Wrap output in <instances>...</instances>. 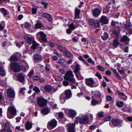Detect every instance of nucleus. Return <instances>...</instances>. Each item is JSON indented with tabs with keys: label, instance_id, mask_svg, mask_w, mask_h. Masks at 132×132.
<instances>
[{
	"label": "nucleus",
	"instance_id": "obj_47",
	"mask_svg": "<svg viewBox=\"0 0 132 132\" xmlns=\"http://www.w3.org/2000/svg\"><path fill=\"white\" fill-rule=\"evenodd\" d=\"M119 44V42L118 40H115L114 41L113 45L114 46L117 47Z\"/></svg>",
	"mask_w": 132,
	"mask_h": 132
},
{
	"label": "nucleus",
	"instance_id": "obj_35",
	"mask_svg": "<svg viewBox=\"0 0 132 132\" xmlns=\"http://www.w3.org/2000/svg\"><path fill=\"white\" fill-rule=\"evenodd\" d=\"M8 123L6 122L5 123L4 125L3 126L4 128L3 130L6 131V130L7 132H8Z\"/></svg>",
	"mask_w": 132,
	"mask_h": 132
},
{
	"label": "nucleus",
	"instance_id": "obj_60",
	"mask_svg": "<svg viewBox=\"0 0 132 132\" xmlns=\"http://www.w3.org/2000/svg\"><path fill=\"white\" fill-rule=\"evenodd\" d=\"M106 99L108 100L109 101H111L112 100V97L109 95L107 96L106 97Z\"/></svg>",
	"mask_w": 132,
	"mask_h": 132
},
{
	"label": "nucleus",
	"instance_id": "obj_61",
	"mask_svg": "<svg viewBox=\"0 0 132 132\" xmlns=\"http://www.w3.org/2000/svg\"><path fill=\"white\" fill-rule=\"evenodd\" d=\"M78 58L79 60L82 61L83 62L85 61V60L81 56H79Z\"/></svg>",
	"mask_w": 132,
	"mask_h": 132
},
{
	"label": "nucleus",
	"instance_id": "obj_55",
	"mask_svg": "<svg viewBox=\"0 0 132 132\" xmlns=\"http://www.w3.org/2000/svg\"><path fill=\"white\" fill-rule=\"evenodd\" d=\"M54 53L57 56L59 57H61V54H59L58 53L57 51L55 50H54L53 51Z\"/></svg>",
	"mask_w": 132,
	"mask_h": 132
},
{
	"label": "nucleus",
	"instance_id": "obj_16",
	"mask_svg": "<svg viewBox=\"0 0 132 132\" xmlns=\"http://www.w3.org/2000/svg\"><path fill=\"white\" fill-rule=\"evenodd\" d=\"M34 59L35 62H38L42 60L43 58L40 55L36 54L34 56Z\"/></svg>",
	"mask_w": 132,
	"mask_h": 132
},
{
	"label": "nucleus",
	"instance_id": "obj_24",
	"mask_svg": "<svg viewBox=\"0 0 132 132\" xmlns=\"http://www.w3.org/2000/svg\"><path fill=\"white\" fill-rule=\"evenodd\" d=\"M42 113L43 114H48L50 111L49 109L45 107L41 111Z\"/></svg>",
	"mask_w": 132,
	"mask_h": 132
},
{
	"label": "nucleus",
	"instance_id": "obj_62",
	"mask_svg": "<svg viewBox=\"0 0 132 132\" xmlns=\"http://www.w3.org/2000/svg\"><path fill=\"white\" fill-rule=\"evenodd\" d=\"M34 73V71L33 70H31L30 72L29 73L28 75L30 77H32V76L33 75Z\"/></svg>",
	"mask_w": 132,
	"mask_h": 132
},
{
	"label": "nucleus",
	"instance_id": "obj_20",
	"mask_svg": "<svg viewBox=\"0 0 132 132\" xmlns=\"http://www.w3.org/2000/svg\"><path fill=\"white\" fill-rule=\"evenodd\" d=\"M132 26L131 23L129 21H127L126 22V23L124 24V28L126 29H129Z\"/></svg>",
	"mask_w": 132,
	"mask_h": 132
},
{
	"label": "nucleus",
	"instance_id": "obj_51",
	"mask_svg": "<svg viewBox=\"0 0 132 132\" xmlns=\"http://www.w3.org/2000/svg\"><path fill=\"white\" fill-rule=\"evenodd\" d=\"M63 84L64 86H67L69 84V83L67 80H64L63 82Z\"/></svg>",
	"mask_w": 132,
	"mask_h": 132
},
{
	"label": "nucleus",
	"instance_id": "obj_31",
	"mask_svg": "<svg viewBox=\"0 0 132 132\" xmlns=\"http://www.w3.org/2000/svg\"><path fill=\"white\" fill-rule=\"evenodd\" d=\"M109 35L108 33L105 32L104 35L101 36V37L102 39L104 40H106L108 38Z\"/></svg>",
	"mask_w": 132,
	"mask_h": 132
},
{
	"label": "nucleus",
	"instance_id": "obj_48",
	"mask_svg": "<svg viewBox=\"0 0 132 132\" xmlns=\"http://www.w3.org/2000/svg\"><path fill=\"white\" fill-rule=\"evenodd\" d=\"M15 129L16 131L18 130L19 131H23L24 130V129L23 128H21L20 129V126H17L15 128Z\"/></svg>",
	"mask_w": 132,
	"mask_h": 132
},
{
	"label": "nucleus",
	"instance_id": "obj_4",
	"mask_svg": "<svg viewBox=\"0 0 132 132\" xmlns=\"http://www.w3.org/2000/svg\"><path fill=\"white\" fill-rule=\"evenodd\" d=\"M16 113V110L15 108L13 106L9 107V118H13Z\"/></svg>",
	"mask_w": 132,
	"mask_h": 132
},
{
	"label": "nucleus",
	"instance_id": "obj_33",
	"mask_svg": "<svg viewBox=\"0 0 132 132\" xmlns=\"http://www.w3.org/2000/svg\"><path fill=\"white\" fill-rule=\"evenodd\" d=\"M64 55L68 58L72 57L73 56L72 54L69 52H65L64 53Z\"/></svg>",
	"mask_w": 132,
	"mask_h": 132
},
{
	"label": "nucleus",
	"instance_id": "obj_6",
	"mask_svg": "<svg viewBox=\"0 0 132 132\" xmlns=\"http://www.w3.org/2000/svg\"><path fill=\"white\" fill-rule=\"evenodd\" d=\"M11 67L12 69L15 72H19L21 70L19 64L16 62L12 63L11 64Z\"/></svg>",
	"mask_w": 132,
	"mask_h": 132
},
{
	"label": "nucleus",
	"instance_id": "obj_52",
	"mask_svg": "<svg viewBox=\"0 0 132 132\" xmlns=\"http://www.w3.org/2000/svg\"><path fill=\"white\" fill-rule=\"evenodd\" d=\"M33 79L35 80H37L39 79V77L38 76H34L32 77Z\"/></svg>",
	"mask_w": 132,
	"mask_h": 132
},
{
	"label": "nucleus",
	"instance_id": "obj_29",
	"mask_svg": "<svg viewBox=\"0 0 132 132\" xmlns=\"http://www.w3.org/2000/svg\"><path fill=\"white\" fill-rule=\"evenodd\" d=\"M101 99L100 101H98L95 99H92L91 102L92 104L93 105H95L97 104H98L100 102H101Z\"/></svg>",
	"mask_w": 132,
	"mask_h": 132
},
{
	"label": "nucleus",
	"instance_id": "obj_64",
	"mask_svg": "<svg viewBox=\"0 0 132 132\" xmlns=\"http://www.w3.org/2000/svg\"><path fill=\"white\" fill-rule=\"evenodd\" d=\"M58 116L60 118H62L63 117V113L62 112H60L59 113Z\"/></svg>",
	"mask_w": 132,
	"mask_h": 132
},
{
	"label": "nucleus",
	"instance_id": "obj_30",
	"mask_svg": "<svg viewBox=\"0 0 132 132\" xmlns=\"http://www.w3.org/2000/svg\"><path fill=\"white\" fill-rule=\"evenodd\" d=\"M117 105L119 108H121L124 105V103L123 102L120 101H118L116 102Z\"/></svg>",
	"mask_w": 132,
	"mask_h": 132
},
{
	"label": "nucleus",
	"instance_id": "obj_46",
	"mask_svg": "<svg viewBox=\"0 0 132 132\" xmlns=\"http://www.w3.org/2000/svg\"><path fill=\"white\" fill-rule=\"evenodd\" d=\"M97 115L98 117L100 118L103 117L104 115L103 112H100L97 113Z\"/></svg>",
	"mask_w": 132,
	"mask_h": 132
},
{
	"label": "nucleus",
	"instance_id": "obj_44",
	"mask_svg": "<svg viewBox=\"0 0 132 132\" xmlns=\"http://www.w3.org/2000/svg\"><path fill=\"white\" fill-rule=\"evenodd\" d=\"M93 26H94L98 28H99L100 26V25L99 22L96 21L95 22Z\"/></svg>",
	"mask_w": 132,
	"mask_h": 132
},
{
	"label": "nucleus",
	"instance_id": "obj_13",
	"mask_svg": "<svg viewBox=\"0 0 132 132\" xmlns=\"http://www.w3.org/2000/svg\"><path fill=\"white\" fill-rule=\"evenodd\" d=\"M25 76L24 73H21L17 76L18 80L21 82H24L25 80Z\"/></svg>",
	"mask_w": 132,
	"mask_h": 132
},
{
	"label": "nucleus",
	"instance_id": "obj_40",
	"mask_svg": "<svg viewBox=\"0 0 132 132\" xmlns=\"http://www.w3.org/2000/svg\"><path fill=\"white\" fill-rule=\"evenodd\" d=\"M66 99L64 97L63 94H61L60 97V100L62 103H63L65 102V100Z\"/></svg>",
	"mask_w": 132,
	"mask_h": 132
},
{
	"label": "nucleus",
	"instance_id": "obj_53",
	"mask_svg": "<svg viewBox=\"0 0 132 132\" xmlns=\"http://www.w3.org/2000/svg\"><path fill=\"white\" fill-rule=\"evenodd\" d=\"M122 111L125 112H128L129 111V109L126 107H124L122 109Z\"/></svg>",
	"mask_w": 132,
	"mask_h": 132
},
{
	"label": "nucleus",
	"instance_id": "obj_15",
	"mask_svg": "<svg viewBox=\"0 0 132 132\" xmlns=\"http://www.w3.org/2000/svg\"><path fill=\"white\" fill-rule=\"evenodd\" d=\"M65 111L66 113L68 112L69 115L72 117H74L76 114V111L72 110L66 109L65 110Z\"/></svg>",
	"mask_w": 132,
	"mask_h": 132
},
{
	"label": "nucleus",
	"instance_id": "obj_39",
	"mask_svg": "<svg viewBox=\"0 0 132 132\" xmlns=\"http://www.w3.org/2000/svg\"><path fill=\"white\" fill-rule=\"evenodd\" d=\"M58 48L61 51L65 53L66 51L65 48L62 46H59Z\"/></svg>",
	"mask_w": 132,
	"mask_h": 132
},
{
	"label": "nucleus",
	"instance_id": "obj_8",
	"mask_svg": "<svg viewBox=\"0 0 132 132\" xmlns=\"http://www.w3.org/2000/svg\"><path fill=\"white\" fill-rule=\"evenodd\" d=\"M75 124L74 123H69L67 126V127L69 132H75Z\"/></svg>",
	"mask_w": 132,
	"mask_h": 132
},
{
	"label": "nucleus",
	"instance_id": "obj_22",
	"mask_svg": "<svg viewBox=\"0 0 132 132\" xmlns=\"http://www.w3.org/2000/svg\"><path fill=\"white\" fill-rule=\"evenodd\" d=\"M100 21L104 24H106L108 23L109 21L107 17L105 16H102L101 18Z\"/></svg>",
	"mask_w": 132,
	"mask_h": 132
},
{
	"label": "nucleus",
	"instance_id": "obj_50",
	"mask_svg": "<svg viewBox=\"0 0 132 132\" xmlns=\"http://www.w3.org/2000/svg\"><path fill=\"white\" fill-rule=\"evenodd\" d=\"M95 75L99 79H101L102 78V77L101 75L98 72L96 73L95 74Z\"/></svg>",
	"mask_w": 132,
	"mask_h": 132
},
{
	"label": "nucleus",
	"instance_id": "obj_3",
	"mask_svg": "<svg viewBox=\"0 0 132 132\" xmlns=\"http://www.w3.org/2000/svg\"><path fill=\"white\" fill-rule=\"evenodd\" d=\"M57 125V121L54 119L48 122L47 127L48 129L51 130L55 127Z\"/></svg>",
	"mask_w": 132,
	"mask_h": 132
},
{
	"label": "nucleus",
	"instance_id": "obj_49",
	"mask_svg": "<svg viewBox=\"0 0 132 132\" xmlns=\"http://www.w3.org/2000/svg\"><path fill=\"white\" fill-rule=\"evenodd\" d=\"M111 118V117L110 116H109L103 119L104 122L108 121Z\"/></svg>",
	"mask_w": 132,
	"mask_h": 132
},
{
	"label": "nucleus",
	"instance_id": "obj_34",
	"mask_svg": "<svg viewBox=\"0 0 132 132\" xmlns=\"http://www.w3.org/2000/svg\"><path fill=\"white\" fill-rule=\"evenodd\" d=\"M5 74L4 69L2 67H0V75L2 76H4Z\"/></svg>",
	"mask_w": 132,
	"mask_h": 132
},
{
	"label": "nucleus",
	"instance_id": "obj_57",
	"mask_svg": "<svg viewBox=\"0 0 132 132\" xmlns=\"http://www.w3.org/2000/svg\"><path fill=\"white\" fill-rule=\"evenodd\" d=\"M88 61L90 63H91L93 64H94L95 62L90 58H88L87 59Z\"/></svg>",
	"mask_w": 132,
	"mask_h": 132
},
{
	"label": "nucleus",
	"instance_id": "obj_37",
	"mask_svg": "<svg viewBox=\"0 0 132 132\" xmlns=\"http://www.w3.org/2000/svg\"><path fill=\"white\" fill-rule=\"evenodd\" d=\"M97 68L98 70L101 71H104L105 70V68L101 65H98Z\"/></svg>",
	"mask_w": 132,
	"mask_h": 132
},
{
	"label": "nucleus",
	"instance_id": "obj_2",
	"mask_svg": "<svg viewBox=\"0 0 132 132\" xmlns=\"http://www.w3.org/2000/svg\"><path fill=\"white\" fill-rule=\"evenodd\" d=\"M123 123L122 120L118 119H112L109 122V124L111 127L121 126Z\"/></svg>",
	"mask_w": 132,
	"mask_h": 132
},
{
	"label": "nucleus",
	"instance_id": "obj_38",
	"mask_svg": "<svg viewBox=\"0 0 132 132\" xmlns=\"http://www.w3.org/2000/svg\"><path fill=\"white\" fill-rule=\"evenodd\" d=\"M96 20L93 19H90L88 20V22L89 24L92 25L93 26Z\"/></svg>",
	"mask_w": 132,
	"mask_h": 132
},
{
	"label": "nucleus",
	"instance_id": "obj_32",
	"mask_svg": "<svg viewBox=\"0 0 132 132\" xmlns=\"http://www.w3.org/2000/svg\"><path fill=\"white\" fill-rule=\"evenodd\" d=\"M54 78L55 80L57 81H61L63 80V78L60 76L59 75H56L55 76Z\"/></svg>",
	"mask_w": 132,
	"mask_h": 132
},
{
	"label": "nucleus",
	"instance_id": "obj_59",
	"mask_svg": "<svg viewBox=\"0 0 132 132\" xmlns=\"http://www.w3.org/2000/svg\"><path fill=\"white\" fill-rule=\"evenodd\" d=\"M25 89L24 88H20V93L23 94L24 93V90H25Z\"/></svg>",
	"mask_w": 132,
	"mask_h": 132
},
{
	"label": "nucleus",
	"instance_id": "obj_17",
	"mask_svg": "<svg viewBox=\"0 0 132 132\" xmlns=\"http://www.w3.org/2000/svg\"><path fill=\"white\" fill-rule=\"evenodd\" d=\"M65 94V97L66 99H68L71 96V93L70 90H65L64 92Z\"/></svg>",
	"mask_w": 132,
	"mask_h": 132
},
{
	"label": "nucleus",
	"instance_id": "obj_5",
	"mask_svg": "<svg viewBox=\"0 0 132 132\" xmlns=\"http://www.w3.org/2000/svg\"><path fill=\"white\" fill-rule=\"evenodd\" d=\"M47 101L42 98H39L37 101V103L39 106L40 107H43L46 106Z\"/></svg>",
	"mask_w": 132,
	"mask_h": 132
},
{
	"label": "nucleus",
	"instance_id": "obj_45",
	"mask_svg": "<svg viewBox=\"0 0 132 132\" xmlns=\"http://www.w3.org/2000/svg\"><path fill=\"white\" fill-rule=\"evenodd\" d=\"M33 89L37 93L40 92L39 88L36 86H35L33 88Z\"/></svg>",
	"mask_w": 132,
	"mask_h": 132
},
{
	"label": "nucleus",
	"instance_id": "obj_27",
	"mask_svg": "<svg viewBox=\"0 0 132 132\" xmlns=\"http://www.w3.org/2000/svg\"><path fill=\"white\" fill-rule=\"evenodd\" d=\"M43 27V25L42 24V23L40 22H38L35 24L34 26L35 28L38 29L41 28Z\"/></svg>",
	"mask_w": 132,
	"mask_h": 132
},
{
	"label": "nucleus",
	"instance_id": "obj_14",
	"mask_svg": "<svg viewBox=\"0 0 132 132\" xmlns=\"http://www.w3.org/2000/svg\"><path fill=\"white\" fill-rule=\"evenodd\" d=\"M24 37L27 42L30 44L32 43L35 41L34 38L32 37H29L27 35H24Z\"/></svg>",
	"mask_w": 132,
	"mask_h": 132
},
{
	"label": "nucleus",
	"instance_id": "obj_10",
	"mask_svg": "<svg viewBox=\"0 0 132 132\" xmlns=\"http://www.w3.org/2000/svg\"><path fill=\"white\" fill-rule=\"evenodd\" d=\"M75 63L76 64V65L75 66V70H74V73H75L76 76L77 77L79 80H81L82 79V77H80V75H78L77 74V73L79 70H80L79 65L76 62H75Z\"/></svg>",
	"mask_w": 132,
	"mask_h": 132
},
{
	"label": "nucleus",
	"instance_id": "obj_28",
	"mask_svg": "<svg viewBox=\"0 0 132 132\" xmlns=\"http://www.w3.org/2000/svg\"><path fill=\"white\" fill-rule=\"evenodd\" d=\"M80 13V11L78 9H76L75 11V17L74 19L76 18H79V14Z\"/></svg>",
	"mask_w": 132,
	"mask_h": 132
},
{
	"label": "nucleus",
	"instance_id": "obj_1",
	"mask_svg": "<svg viewBox=\"0 0 132 132\" xmlns=\"http://www.w3.org/2000/svg\"><path fill=\"white\" fill-rule=\"evenodd\" d=\"M74 75L71 71H68L66 72L64 77L65 79L69 81L73 84H75L76 80L73 77Z\"/></svg>",
	"mask_w": 132,
	"mask_h": 132
},
{
	"label": "nucleus",
	"instance_id": "obj_12",
	"mask_svg": "<svg viewBox=\"0 0 132 132\" xmlns=\"http://www.w3.org/2000/svg\"><path fill=\"white\" fill-rule=\"evenodd\" d=\"M80 122L81 123L86 124L88 122V119L86 116H83L81 117L79 119Z\"/></svg>",
	"mask_w": 132,
	"mask_h": 132
},
{
	"label": "nucleus",
	"instance_id": "obj_43",
	"mask_svg": "<svg viewBox=\"0 0 132 132\" xmlns=\"http://www.w3.org/2000/svg\"><path fill=\"white\" fill-rule=\"evenodd\" d=\"M118 24V22H116L113 20L111 23V26L113 27H116V26H117Z\"/></svg>",
	"mask_w": 132,
	"mask_h": 132
},
{
	"label": "nucleus",
	"instance_id": "obj_54",
	"mask_svg": "<svg viewBox=\"0 0 132 132\" xmlns=\"http://www.w3.org/2000/svg\"><path fill=\"white\" fill-rule=\"evenodd\" d=\"M112 32L116 36H118L119 33V31L116 30H113Z\"/></svg>",
	"mask_w": 132,
	"mask_h": 132
},
{
	"label": "nucleus",
	"instance_id": "obj_11",
	"mask_svg": "<svg viewBox=\"0 0 132 132\" xmlns=\"http://www.w3.org/2000/svg\"><path fill=\"white\" fill-rule=\"evenodd\" d=\"M86 84L90 87H93L94 84V81L92 78H87L85 79Z\"/></svg>",
	"mask_w": 132,
	"mask_h": 132
},
{
	"label": "nucleus",
	"instance_id": "obj_19",
	"mask_svg": "<svg viewBox=\"0 0 132 132\" xmlns=\"http://www.w3.org/2000/svg\"><path fill=\"white\" fill-rule=\"evenodd\" d=\"M42 16L44 17L47 18L50 21H51L52 20V18L51 15L46 13H44L42 14Z\"/></svg>",
	"mask_w": 132,
	"mask_h": 132
},
{
	"label": "nucleus",
	"instance_id": "obj_18",
	"mask_svg": "<svg viewBox=\"0 0 132 132\" xmlns=\"http://www.w3.org/2000/svg\"><path fill=\"white\" fill-rule=\"evenodd\" d=\"M101 13V11L98 9H95L92 11L93 15L95 16H98Z\"/></svg>",
	"mask_w": 132,
	"mask_h": 132
},
{
	"label": "nucleus",
	"instance_id": "obj_7",
	"mask_svg": "<svg viewBox=\"0 0 132 132\" xmlns=\"http://www.w3.org/2000/svg\"><path fill=\"white\" fill-rule=\"evenodd\" d=\"M36 36L45 42H47V39L46 38V35L43 31H40L38 32L36 34Z\"/></svg>",
	"mask_w": 132,
	"mask_h": 132
},
{
	"label": "nucleus",
	"instance_id": "obj_9",
	"mask_svg": "<svg viewBox=\"0 0 132 132\" xmlns=\"http://www.w3.org/2000/svg\"><path fill=\"white\" fill-rule=\"evenodd\" d=\"M15 93L14 90L12 88H9V97L11 101H13L15 98Z\"/></svg>",
	"mask_w": 132,
	"mask_h": 132
},
{
	"label": "nucleus",
	"instance_id": "obj_23",
	"mask_svg": "<svg viewBox=\"0 0 132 132\" xmlns=\"http://www.w3.org/2000/svg\"><path fill=\"white\" fill-rule=\"evenodd\" d=\"M129 38L126 35H125L122 37L120 41L122 43H124L125 42L129 41Z\"/></svg>",
	"mask_w": 132,
	"mask_h": 132
},
{
	"label": "nucleus",
	"instance_id": "obj_56",
	"mask_svg": "<svg viewBox=\"0 0 132 132\" xmlns=\"http://www.w3.org/2000/svg\"><path fill=\"white\" fill-rule=\"evenodd\" d=\"M65 60L64 59H61L59 60L58 63L60 64H62L65 62Z\"/></svg>",
	"mask_w": 132,
	"mask_h": 132
},
{
	"label": "nucleus",
	"instance_id": "obj_41",
	"mask_svg": "<svg viewBox=\"0 0 132 132\" xmlns=\"http://www.w3.org/2000/svg\"><path fill=\"white\" fill-rule=\"evenodd\" d=\"M0 11L2 13L4 16L6 15L7 14L6 10L4 9L1 8L0 9Z\"/></svg>",
	"mask_w": 132,
	"mask_h": 132
},
{
	"label": "nucleus",
	"instance_id": "obj_63",
	"mask_svg": "<svg viewBox=\"0 0 132 132\" xmlns=\"http://www.w3.org/2000/svg\"><path fill=\"white\" fill-rule=\"evenodd\" d=\"M48 45L51 47H53L54 46V44L51 42H48Z\"/></svg>",
	"mask_w": 132,
	"mask_h": 132
},
{
	"label": "nucleus",
	"instance_id": "obj_21",
	"mask_svg": "<svg viewBox=\"0 0 132 132\" xmlns=\"http://www.w3.org/2000/svg\"><path fill=\"white\" fill-rule=\"evenodd\" d=\"M53 88L52 86L49 85H47L44 87V89L45 91L50 92L52 90Z\"/></svg>",
	"mask_w": 132,
	"mask_h": 132
},
{
	"label": "nucleus",
	"instance_id": "obj_36",
	"mask_svg": "<svg viewBox=\"0 0 132 132\" xmlns=\"http://www.w3.org/2000/svg\"><path fill=\"white\" fill-rule=\"evenodd\" d=\"M32 43L33 44L32 45V48L34 50H35L37 47L39 45L37 43L35 42V41Z\"/></svg>",
	"mask_w": 132,
	"mask_h": 132
},
{
	"label": "nucleus",
	"instance_id": "obj_58",
	"mask_svg": "<svg viewBox=\"0 0 132 132\" xmlns=\"http://www.w3.org/2000/svg\"><path fill=\"white\" fill-rule=\"evenodd\" d=\"M69 26L70 28L72 30L74 29L75 28V27L73 23L71 24Z\"/></svg>",
	"mask_w": 132,
	"mask_h": 132
},
{
	"label": "nucleus",
	"instance_id": "obj_26",
	"mask_svg": "<svg viewBox=\"0 0 132 132\" xmlns=\"http://www.w3.org/2000/svg\"><path fill=\"white\" fill-rule=\"evenodd\" d=\"M118 94L119 95V97L120 98L123 99L124 100H126L127 97L123 93L119 92L118 93Z\"/></svg>",
	"mask_w": 132,
	"mask_h": 132
},
{
	"label": "nucleus",
	"instance_id": "obj_25",
	"mask_svg": "<svg viewBox=\"0 0 132 132\" xmlns=\"http://www.w3.org/2000/svg\"><path fill=\"white\" fill-rule=\"evenodd\" d=\"M25 126L26 129L27 130H29L32 127V124L30 122L28 121L26 123Z\"/></svg>",
	"mask_w": 132,
	"mask_h": 132
},
{
	"label": "nucleus",
	"instance_id": "obj_42",
	"mask_svg": "<svg viewBox=\"0 0 132 132\" xmlns=\"http://www.w3.org/2000/svg\"><path fill=\"white\" fill-rule=\"evenodd\" d=\"M10 60L12 61H16L18 60L17 57L15 56H12L10 58Z\"/></svg>",
	"mask_w": 132,
	"mask_h": 132
}]
</instances>
